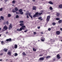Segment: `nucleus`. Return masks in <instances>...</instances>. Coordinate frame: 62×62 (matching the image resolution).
I'll list each match as a JSON object with an SVG mask.
<instances>
[{
  "instance_id": "obj_1",
  "label": "nucleus",
  "mask_w": 62,
  "mask_h": 62,
  "mask_svg": "<svg viewBox=\"0 0 62 62\" xmlns=\"http://www.w3.org/2000/svg\"><path fill=\"white\" fill-rule=\"evenodd\" d=\"M42 14V13H39L38 12H37L35 14L33 15V18H35L36 17H38L39 16V15H41V14Z\"/></svg>"
},
{
  "instance_id": "obj_2",
  "label": "nucleus",
  "mask_w": 62,
  "mask_h": 62,
  "mask_svg": "<svg viewBox=\"0 0 62 62\" xmlns=\"http://www.w3.org/2000/svg\"><path fill=\"white\" fill-rule=\"evenodd\" d=\"M25 28H26L25 26H22V27L20 28L19 31H22V30H25L24 29H25Z\"/></svg>"
},
{
  "instance_id": "obj_3",
  "label": "nucleus",
  "mask_w": 62,
  "mask_h": 62,
  "mask_svg": "<svg viewBox=\"0 0 62 62\" xmlns=\"http://www.w3.org/2000/svg\"><path fill=\"white\" fill-rule=\"evenodd\" d=\"M31 12L30 13H26L25 14V15H29V16L31 18H33V17H32V16L31 15Z\"/></svg>"
},
{
  "instance_id": "obj_4",
  "label": "nucleus",
  "mask_w": 62,
  "mask_h": 62,
  "mask_svg": "<svg viewBox=\"0 0 62 62\" xmlns=\"http://www.w3.org/2000/svg\"><path fill=\"white\" fill-rule=\"evenodd\" d=\"M51 18V16H47L46 20V22H49L50 20V18Z\"/></svg>"
},
{
  "instance_id": "obj_5",
  "label": "nucleus",
  "mask_w": 62,
  "mask_h": 62,
  "mask_svg": "<svg viewBox=\"0 0 62 62\" xmlns=\"http://www.w3.org/2000/svg\"><path fill=\"white\" fill-rule=\"evenodd\" d=\"M19 12H20V14H23V10L22 9H20L19 10Z\"/></svg>"
},
{
  "instance_id": "obj_6",
  "label": "nucleus",
  "mask_w": 62,
  "mask_h": 62,
  "mask_svg": "<svg viewBox=\"0 0 62 62\" xmlns=\"http://www.w3.org/2000/svg\"><path fill=\"white\" fill-rule=\"evenodd\" d=\"M56 33L57 35H60V32L59 31H57L56 32Z\"/></svg>"
},
{
  "instance_id": "obj_7",
  "label": "nucleus",
  "mask_w": 62,
  "mask_h": 62,
  "mask_svg": "<svg viewBox=\"0 0 62 62\" xmlns=\"http://www.w3.org/2000/svg\"><path fill=\"white\" fill-rule=\"evenodd\" d=\"M40 39L42 41H44L45 40V38L44 37H41Z\"/></svg>"
},
{
  "instance_id": "obj_8",
  "label": "nucleus",
  "mask_w": 62,
  "mask_h": 62,
  "mask_svg": "<svg viewBox=\"0 0 62 62\" xmlns=\"http://www.w3.org/2000/svg\"><path fill=\"white\" fill-rule=\"evenodd\" d=\"M44 58L42 57H40L39 59V61H42L43 60H44Z\"/></svg>"
},
{
  "instance_id": "obj_9",
  "label": "nucleus",
  "mask_w": 62,
  "mask_h": 62,
  "mask_svg": "<svg viewBox=\"0 0 62 62\" xmlns=\"http://www.w3.org/2000/svg\"><path fill=\"white\" fill-rule=\"evenodd\" d=\"M12 28V25L11 24H10V25H9V27H8V29H9V30H10Z\"/></svg>"
},
{
  "instance_id": "obj_10",
  "label": "nucleus",
  "mask_w": 62,
  "mask_h": 62,
  "mask_svg": "<svg viewBox=\"0 0 62 62\" xmlns=\"http://www.w3.org/2000/svg\"><path fill=\"white\" fill-rule=\"evenodd\" d=\"M8 27H7L6 25L4 26L3 27V29H5L6 30H7L8 29Z\"/></svg>"
},
{
  "instance_id": "obj_11",
  "label": "nucleus",
  "mask_w": 62,
  "mask_h": 62,
  "mask_svg": "<svg viewBox=\"0 0 62 62\" xmlns=\"http://www.w3.org/2000/svg\"><path fill=\"white\" fill-rule=\"evenodd\" d=\"M7 54L8 55H9V56H11V52H8L7 53Z\"/></svg>"
},
{
  "instance_id": "obj_12",
  "label": "nucleus",
  "mask_w": 62,
  "mask_h": 62,
  "mask_svg": "<svg viewBox=\"0 0 62 62\" xmlns=\"http://www.w3.org/2000/svg\"><path fill=\"white\" fill-rule=\"evenodd\" d=\"M57 58L59 59H60V55H59V54H58L57 55Z\"/></svg>"
},
{
  "instance_id": "obj_13",
  "label": "nucleus",
  "mask_w": 62,
  "mask_h": 62,
  "mask_svg": "<svg viewBox=\"0 0 62 62\" xmlns=\"http://www.w3.org/2000/svg\"><path fill=\"white\" fill-rule=\"evenodd\" d=\"M7 41H11V39L9 38V39H7L6 40Z\"/></svg>"
},
{
  "instance_id": "obj_14",
  "label": "nucleus",
  "mask_w": 62,
  "mask_h": 62,
  "mask_svg": "<svg viewBox=\"0 0 62 62\" xmlns=\"http://www.w3.org/2000/svg\"><path fill=\"white\" fill-rule=\"evenodd\" d=\"M8 50V49H6L5 48H4L3 49V51L5 52H7V51Z\"/></svg>"
},
{
  "instance_id": "obj_15",
  "label": "nucleus",
  "mask_w": 62,
  "mask_h": 62,
  "mask_svg": "<svg viewBox=\"0 0 62 62\" xmlns=\"http://www.w3.org/2000/svg\"><path fill=\"white\" fill-rule=\"evenodd\" d=\"M20 25L21 26H22H22H25L24 25V24H23V23H21L20 24Z\"/></svg>"
},
{
  "instance_id": "obj_16",
  "label": "nucleus",
  "mask_w": 62,
  "mask_h": 62,
  "mask_svg": "<svg viewBox=\"0 0 62 62\" xmlns=\"http://www.w3.org/2000/svg\"><path fill=\"white\" fill-rule=\"evenodd\" d=\"M15 9L16 11H17L19 10V9H18V8H17V7H15Z\"/></svg>"
},
{
  "instance_id": "obj_17",
  "label": "nucleus",
  "mask_w": 62,
  "mask_h": 62,
  "mask_svg": "<svg viewBox=\"0 0 62 62\" xmlns=\"http://www.w3.org/2000/svg\"><path fill=\"white\" fill-rule=\"evenodd\" d=\"M14 46L15 48V49H16L17 48V47H18V46L17 45H15Z\"/></svg>"
},
{
  "instance_id": "obj_18",
  "label": "nucleus",
  "mask_w": 62,
  "mask_h": 62,
  "mask_svg": "<svg viewBox=\"0 0 62 62\" xmlns=\"http://www.w3.org/2000/svg\"><path fill=\"white\" fill-rule=\"evenodd\" d=\"M36 7L35 6H33V7L32 9L33 10H36Z\"/></svg>"
},
{
  "instance_id": "obj_19",
  "label": "nucleus",
  "mask_w": 62,
  "mask_h": 62,
  "mask_svg": "<svg viewBox=\"0 0 62 62\" xmlns=\"http://www.w3.org/2000/svg\"><path fill=\"white\" fill-rule=\"evenodd\" d=\"M48 3L51 5H53V3L51 1H49L48 2Z\"/></svg>"
},
{
  "instance_id": "obj_20",
  "label": "nucleus",
  "mask_w": 62,
  "mask_h": 62,
  "mask_svg": "<svg viewBox=\"0 0 62 62\" xmlns=\"http://www.w3.org/2000/svg\"><path fill=\"white\" fill-rule=\"evenodd\" d=\"M22 54L24 55V56H25V55H26V54L25 53V52H23V53H22Z\"/></svg>"
},
{
  "instance_id": "obj_21",
  "label": "nucleus",
  "mask_w": 62,
  "mask_h": 62,
  "mask_svg": "<svg viewBox=\"0 0 62 62\" xmlns=\"http://www.w3.org/2000/svg\"><path fill=\"white\" fill-rule=\"evenodd\" d=\"M0 18H1V19H2V20H4V17L2 16H1Z\"/></svg>"
},
{
  "instance_id": "obj_22",
  "label": "nucleus",
  "mask_w": 62,
  "mask_h": 62,
  "mask_svg": "<svg viewBox=\"0 0 62 62\" xmlns=\"http://www.w3.org/2000/svg\"><path fill=\"white\" fill-rule=\"evenodd\" d=\"M59 7L60 8H62V5L61 4H60L59 5Z\"/></svg>"
},
{
  "instance_id": "obj_23",
  "label": "nucleus",
  "mask_w": 62,
  "mask_h": 62,
  "mask_svg": "<svg viewBox=\"0 0 62 62\" xmlns=\"http://www.w3.org/2000/svg\"><path fill=\"white\" fill-rule=\"evenodd\" d=\"M62 20H60L58 22L59 23H62Z\"/></svg>"
},
{
  "instance_id": "obj_24",
  "label": "nucleus",
  "mask_w": 62,
  "mask_h": 62,
  "mask_svg": "<svg viewBox=\"0 0 62 62\" xmlns=\"http://www.w3.org/2000/svg\"><path fill=\"white\" fill-rule=\"evenodd\" d=\"M60 15V14L59 13H57L56 15H57V17H58V16H59Z\"/></svg>"
},
{
  "instance_id": "obj_25",
  "label": "nucleus",
  "mask_w": 62,
  "mask_h": 62,
  "mask_svg": "<svg viewBox=\"0 0 62 62\" xmlns=\"http://www.w3.org/2000/svg\"><path fill=\"white\" fill-rule=\"evenodd\" d=\"M33 51H34L35 52H36V51L37 50L35 48H33Z\"/></svg>"
},
{
  "instance_id": "obj_26",
  "label": "nucleus",
  "mask_w": 62,
  "mask_h": 62,
  "mask_svg": "<svg viewBox=\"0 0 62 62\" xmlns=\"http://www.w3.org/2000/svg\"><path fill=\"white\" fill-rule=\"evenodd\" d=\"M51 57L50 56H47L46 57V59H47V58H49Z\"/></svg>"
},
{
  "instance_id": "obj_27",
  "label": "nucleus",
  "mask_w": 62,
  "mask_h": 62,
  "mask_svg": "<svg viewBox=\"0 0 62 62\" xmlns=\"http://www.w3.org/2000/svg\"><path fill=\"white\" fill-rule=\"evenodd\" d=\"M10 16H11V15L10 14H8V17H10Z\"/></svg>"
},
{
  "instance_id": "obj_28",
  "label": "nucleus",
  "mask_w": 62,
  "mask_h": 62,
  "mask_svg": "<svg viewBox=\"0 0 62 62\" xmlns=\"http://www.w3.org/2000/svg\"><path fill=\"white\" fill-rule=\"evenodd\" d=\"M15 56H16L18 55V54L17 53H15Z\"/></svg>"
},
{
  "instance_id": "obj_29",
  "label": "nucleus",
  "mask_w": 62,
  "mask_h": 62,
  "mask_svg": "<svg viewBox=\"0 0 62 62\" xmlns=\"http://www.w3.org/2000/svg\"><path fill=\"white\" fill-rule=\"evenodd\" d=\"M12 3H13V4H15V1L14 0L13 1Z\"/></svg>"
},
{
  "instance_id": "obj_30",
  "label": "nucleus",
  "mask_w": 62,
  "mask_h": 62,
  "mask_svg": "<svg viewBox=\"0 0 62 62\" xmlns=\"http://www.w3.org/2000/svg\"><path fill=\"white\" fill-rule=\"evenodd\" d=\"M50 9V10H53V8H52V7H50L49 8Z\"/></svg>"
},
{
  "instance_id": "obj_31",
  "label": "nucleus",
  "mask_w": 62,
  "mask_h": 62,
  "mask_svg": "<svg viewBox=\"0 0 62 62\" xmlns=\"http://www.w3.org/2000/svg\"><path fill=\"white\" fill-rule=\"evenodd\" d=\"M24 22L23 21H20L19 22L20 23H23Z\"/></svg>"
},
{
  "instance_id": "obj_32",
  "label": "nucleus",
  "mask_w": 62,
  "mask_h": 62,
  "mask_svg": "<svg viewBox=\"0 0 62 62\" xmlns=\"http://www.w3.org/2000/svg\"><path fill=\"white\" fill-rule=\"evenodd\" d=\"M56 20L57 21H58V20H60V18H56Z\"/></svg>"
},
{
  "instance_id": "obj_33",
  "label": "nucleus",
  "mask_w": 62,
  "mask_h": 62,
  "mask_svg": "<svg viewBox=\"0 0 62 62\" xmlns=\"http://www.w3.org/2000/svg\"><path fill=\"white\" fill-rule=\"evenodd\" d=\"M53 25H54L56 24L55 23H52Z\"/></svg>"
},
{
  "instance_id": "obj_34",
  "label": "nucleus",
  "mask_w": 62,
  "mask_h": 62,
  "mask_svg": "<svg viewBox=\"0 0 62 62\" xmlns=\"http://www.w3.org/2000/svg\"><path fill=\"white\" fill-rule=\"evenodd\" d=\"M12 11L14 13H15V12H16V11L13 10Z\"/></svg>"
},
{
  "instance_id": "obj_35",
  "label": "nucleus",
  "mask_w": 62,
  "mask_h": 62,
  "mask_svg": "<svg viewBox=\"0 0 62 62\" xmlns=\"http://www.w3.org/2000/svg\"><path fill=\"white\" fill-rule=\"evenodd\" d=\"M3 10V8H0V10L1 11H2Z\"/></svg>"
},
{
  "instance_id": "obj_36",
  "label": "nucleus",
  "mask_w": 62,
  "mask_h": 62,
  "mask_svg": "<svg viewBox=\"0 0 62 62\" xmlns=\"http://www.w3.org/2000/svg\"><path fill=\"white\" fill-rule=\"evenodd\" d=\"M16 18H19V16L18 15H16Z\"/></svg>"
},
{
  "instance_id": "obj_37",
  "label": "nucleus",
  "mask_w": 62,
  "mask_h": 62,
  "mask_svg": "<svg viewBox=\"0 0 62 62\" xmlns=\"http://www.w3.org/2000/svg\"><path fill=\"white\" fill-rule=\"evenodd\" d=\"M28 31V30H26L24 31V32H27Z\"/></svg>"
},
{
  "instance_id": "obj_38",
  "label": "nucleus",
  "mask_w": 62,
  "mask_h": 62,
  "mask_svg": "<svg viewBox=\"0 0 62 62\" xmlns=\"http://www.w3.org/2000/svg\"><path fill=\"white\" fill-rule=\"evenodd\" d=\"M33 33H34V35H36V34H37V32H34Z\"/></svg>"
},
{
  "instance_id": "obj_39",
  "label": "nucleus",
  "mask_w": 62,
  "mask_h": 62,
  "mask_svg": "<svg viewBox=\"0 0 62 62\" xmlns=\"http://www.w3.org/2000/svg\"><path fill=\"white\" fill-rule=\"evenodd\" d=\"M42 18L41 17H40L38 18V19L39 20H40Z\"/></svg>"
},
{
  "instance_id": "obj_40",
  "label": "nucleus",
  "mask_w": 62,
  "mask_h": 62,
  "mask_svg": "<svg viewBox=\"0 0 62 62\" xmlns=\"http://www.w3.org/2000/svg\"><path fill=\"white\" fill-rule=\"evenodd\" d=\"M48 31H51V29L50 28H49L48 29Z\"/></svg>"
},
{
  "instance_id": "obj_41",
  "label": "nucleus",
  "mask_w": 62,
  "mask_h": 62,
  "mask_svg": "<svg viewBox=\"0 0 62 62\" xmlns=\"http://www.w3.org/2000/svg\"><path fill=\"white\" fill-rule=\"evenodd\" d=\"M43 55V54H40L39 55V56H42Z\"/></svg>"
},
{
  "instance_id": "obj_42",
  "label": "nucleus",
  "mask_w": 62,
  "mask_h": 62,
  "mask_svg": "<svg viewBox=\"0 0 62 62\" xmlns=\"http://www.w3.org/2000/svg\"><path fill=\"white\" fill-rule=\"evenodd\" d=\"M1 43L2 44H4V42L3 41H2L1 42Z\"/></svg>"
},
{
  "instance_id": "obj_43",
  "label": "nucleus",
  "mask_w": 62,
  "mask_h": 62,
  "mask_svg": "<svg viewBox=\"0 0 62 62\" xmlns=\"http://www.w3.org/2000/svg\"><path fill=\"white\" fill-rule=\"evenodd\" d=\"M27 18H29V16H28V15H27Z\"/></svg>"
},
{
  "instance_id": "obj_44",
  "label": "nucleus",
  "mask_w": 62,
  "mask_h": 62,
  "mask_svg": "<svg viewBox=\"0 0 62 62\" xmlns=\"http://www.w3.org/2000/svg\"><path fill=\"white\" fill-rule=\"evenodd\" d=\"M40 33L41 34H43V33L42 32H40Z\"/></svg>"
},
{
  "instance_id": "obj_45",
  "label": "nucleus",
  "mask_w": 62,
  "mask_h": 62,
  "mask_svg": "<svg viewBox=\"0 0 62 62\" xmlns=\"http://www.w3.org/2000/svg\"><path fill=\"white\" fill-rule=\"evenodd\" d=\"M55 60H56V59H54L53 60L54 61H55Z\"/></svg>"
},
{
  "instance_id": "obj_46",
  "label": "nucleus",
  "mask_w": 62,
  "mask_h": 62,
  "mask_svg": "<svg viewBox=\"0 0 62 62\" xmlns=\"http://www.w3.org/2000/svg\"><path fill=\"white\" fill-rule=\"evenodd\" d=\"M6 24H8V21L6 22Z\"/></svg>"
},
{
  "instance_id": "obj_47",
  "label": "nucleus",
  "mask_w": 62,
  "mask_h": 62,
  "mask_svg": "<svg viewBox=\"0 0 62 62\" xmlns=\"http://www.w3.org/2000/svg\"><path fill=\"white\" fill-rule=\"evenodd\" d=\"M19 37L20 38H22V36H21V35L20 36H19Z\"/></svg>"
},
{
  "instance_id": "obj_48",
  "label": "nucleus",
  "mask_w": 62,
  "mask_h": 62,
  "mask_svg": "<svg viewBox=\"0 0 62 62\" xmlns=\"http://www.w3.org/2000/svg\"><path fill=\"white\" fill-rule=\"evenodd\" d=\"M40 26H39V27H38V29H40Z\"/></svg>"
},
{
  "instance_id": "obj_49",
  "label": "nucleus",
  "mask_w": 62,
  "mask_h": 62,
  "mask_svg": "<svg viewBox=\"0 0 62 62\" xmlns=\"http://www.w3.org/2000/svg\"><path fill=\"white\" fill-rule=\"evenodd\" d=\"M3 53H1V54H0V55H3Z\"/></svg>"
},
{
  "instance_id": "obj_50",
  "label": "nucleus",
  "mask_w": 62,
  "mask_h": 62,
  "mask_svg": "<svg viewBox=\"0 0 62 62\" xmlns=\"http://www.w3.org/2000/svg\"><path fill=\"white\" fill-rule=\"evenodd\" d=\"M7 1H8V0H5V2H7Z\"/></svg>"
},
{
  "instance_id": "obj_51",
  "label": "nucleus",
  "mask_w": 62,
  "mask_h": 62,
  "mask_svg": "<svg viewBox=\"0 0 62 62\" xmlns=\"http://www.w3.org/2000/svg\"><path fill=\"white\" fill-rule=\"evenodd\" d=\"M19 29H17V31H19Z\"/></svg>"
},
{
  "instance_id": "obj_52",
  "label": "nucleus",
  "mask_w": 62,
  "mask_h": 62,
  "mask_svg": "<svg viewBox=\"0 0 62 62\" xmlns=\"http://www.w3.org/2000/svg\"><path fill=\"white\" fill-rule=\"evenodd\" d=\"M60 30L62 31V28H61L60 29Z\"/></svg>"
},
{
  "instance_id": "obj_53",
  "label": "nucleus",
  "mask_w": 62,
  "mask_h": 62,
  "mask_svg": "<svg viewBox=\"0 0 62 62\" xmlns=\"http://www.w3.org/2000/svg\"><path fill=\"white\" fill-rule=\"evenodd\" d=\"M3 61V60H2L1 59H0V61Z\"/></svg>"
},
{
  "instance_id": "obj_54",
  "label": "nucleus",
  "mask_w": 62,
  "mask_h": 62,
  "mask_svg": "<svg viewBox=\"0 0 62 62\" xmlns=\"http://www.w3.org/2000/svg\"><path fill=\"white\" fill-rule=\"evenodd\" d=\"M42 20H43L41 18V19H40V21H42Z\"/></svg>"
},
{
  "instance_id": "obj_55",
  "label": "nucleus",
  "mask_w": 62,
  "mask_h": 62,
  "mask_svg": "<svg viewBox=\"0 0 62 62\" xmlns=\"http://www.w3.org/2000/svg\"><path fill=\"white\" fill-rule=\"evenodd\" d=\"M35 0H33V2H35Z\"/></svg>"
},
{
  "instance_id": "obj_56",
  "label": "nucleus",
  "mask_w": 62,
  "mask_h": 62,
  "mask_svg": "<svg viewBox=\"0 0 62 62\" xmlns=\"http://www.w3.org/2000/svg\"><path fill=\"white\" fill-rule=\"evenodd\" d=\"M6 33L7 34H8V32H6Z\"/></svg>"
},
{
  "instance_id": "obj_57",
  "label": "nucleus",
  "mask_w": 62,
  "mask_h": 62,
  "mask_svg": "<svg viewBox=\"0 0 62 62\" xmlns=\"http://www.w3.org/2000/svg\"><path fill=\"white\" fill-rule=\"evenodd\" d=\"M16 14H18V13L16 12Z\"/></svg>"
},
{
  "instance_id": "obj_58",
  "label": "nucleus",
  "mask_w": 62,
  "mask_h": 62,
  "mask_svg": "<svg viewBox=\"0 0 62 62\" xmlns=\"http://www.w3.org/2000/svg\"><path fill=\"white\" fill-rule=\"evenodd\" d=\"M1 20L2 19H0V21H1Z\"/></svg>"
},
{
  "instance_id": "obj_59",
  "label": "nucleus",
  "mask_w": 62,
  "mask_h": 62,
  "mask_svg": "<svg viewBox=\"0 0 62 62\" xmlns=\"http://www.w3.org/2000/svg\"><path fill=\"white\" fill-rule=\"evenodd\" d=\"M1 30V28H0V31Z\"/></svg>"
},
{
  "instance_id": "obj_60",
  "label": "nucleus",
  "mask_w": 62,
  "mask_h": 62,
  "mask_svg": "<svg viewBox=\"0 0 62 62\" xmlns=\"http://www.w3.org/2000/svg\"><path fill=\"white\" fill-rule=\"evenodd\" d=\"M3 0H1V1H3Z\"/></svg>"
},
{
  "instance_id": "obj_61",
  "label": "nucleus",
  "mask_w": 62,
  "mask_h": 62,
  "mask_svg": "<svg viewBox=\"0 0 62 62\" xmlns=\"http://www.w3.org/2000/svg\"><path fill=\"white\" fill-rule=\"evenodd\" d=\"M38 41H39V40H38Z\"/></svg>"
},
{
  "instance_id": "obj_62",
  "label": "nucleus",
  "mask_w": 62,
  "mask_h": 62,
  "mask_svg": "<svg viewBox=\"0 0 62 62\" xmlns=\"http://www.w3.org/2000/svg\"><path fill=\"white\" fill-rule=\"evenodd\" d=\"M1 36V34H0V37Z\"/></svg>"
},
{
  "instance_id": "obj_63",
  "label": "nucleus",
  "mask_w": 62,
  "mask_h": 62,
  "mask_svg": "<svg viewBox=\"0 0 62 62\" xmlns=\"http://www.w3.org/2000/svg\"><path fill=\"white\" fill-rule=\"evenodd\" d=\"M31 20H33V19H31Z\"/></svg>"
},
{
  "instance_id": "obj_64",
  "label": "nucleus",
  "mask_w": 62,
  "mask_h": 62,
  "mask_svg": "<svg viewBox=\"0 0 62 62\" xmlns=\"http://www.w3.org/2000/svg\"><path fill=\"white\" fill-rule=\"evenodd\" d=\"M51 40H52V39H51Z\"/></svg>"
}]
</instances>
